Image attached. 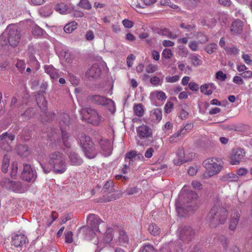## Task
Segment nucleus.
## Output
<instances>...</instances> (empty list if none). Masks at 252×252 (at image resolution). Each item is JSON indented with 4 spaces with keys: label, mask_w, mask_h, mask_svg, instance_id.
Instances as JSON below:
<instances>
[{
    "label": "nucleus",
    "mask_w": 252,
    "mask_h": 252,
    "mask_svg": "<svg viewBox=\"0 0 252 252\" xmlns=\"http://www.w3.org/2000/svg\"><path fill=\"white\" fill-rule=\"evenodd\" d=\"M224 50L227 55L236 56L239 54V50L236 46H232L224 48Z\"/></svg>",
    "instance_id": "obj_35"
},
{
    "label": "nucleus",
    "mask_w": 252,
    "mask_h": 252,
    "mask_svg": "<svg viewBox=\"0 0 252 252\" xmlns=\"http://www.w3.org/2000/svg\"><path fill=\"white\" fill-rule=\"evenodd\" d=\"M65 242L67 243H71L72 242V232L67 231L65 232Z\"/></svg>",
    "instance_id": "obj_56"
},
{
    "label": "nucleus",
    "mask_w": 252,
    "mask_h": 252,
    "mask_svg": "<svg viewBox=\"0 0 252 252\" xmlns=\"http://www.w3.org/2000/svg\"><path fill=\"white\" fill-rule=\"evenodd\" d=\"M133 112L135 115L141 117L144 113V109L141 104H135L133 107Z\"/></svg>",
    "instance_id": "obj_31"
},
{
    "label": "nucleus",
    "mask_w": 252,
    "mask_h": 252,
    "mask_svg": "<svg viewBox=\"0 0 252 252\" xmlns=\"http://www.w3.org/2000/svg\"><path fill=\"white\" fill-rule=\"evenodd\" d=\"M55 9L60 14H65L67 10V6L64 3H59L56 5Z\"/></svg>",
    "instance_id": "obj_36"
},
{
    "label": "nucleus",
    "mask_w": 252,
    "mask_h": 252,
    "mask_svg": "<svg viewBox=\"0 0 252 252\" xmlns=\"http://www.w3.org/2000/svg\"><path fill=\"white\" fill-rule=\"evenodd\" d=\"M220 179L222 182H237L238 181V176L233 173H229L221 176Z\"/></svg>",
    "instance_id": "obj_27"
},
{
    "label": "nucleus",
    "mask_w": 252,
    "mask_h": 252,
    "mask_svg": "<svg viewBox=\"0 0 252 252\" xmlns=\"http://www.w3.org/2000/svg\"><path fill=\"white\" fill-rule=\"evenodd\" d=\"M212 23H208V19H202L201 21V23L203 25L207 26L208 27H213L215 25V23L216 22V20L214 18H211Z\"/></svg>",
    "instance_id": "obj_54"
},
{
    "label": "nucleus",
    "mask_w": 252,
    "mask_h": 252,
    "mask_svg": "<svg viewBox=\"0 0 252 252\" xmlns=\"http://www.w3.org/2000/svg\"><path fill=\"white\" fill-rule=\"evenodd\" d=\"M83 111L88 115L86 118L88 122L95 126H99L105 121V115L95 109L87 107L83 109Z\"/></svg>",
    "instance_id": "obj_8"
},
{
    "label": "nucleus",
    "mask_w": 252,
    "mask_h": 252,
    "mask_svg": "<svg viewBox=\"0 0 252 252\" xmlns=\"http://www.w3.org/2000/svg\"><path fill=\"white\" fill-rule=\"evenodd\" d=\"M148 231L152 235L157 236L159 235L160 233V229L156 224L152 223L149 225Z\"/></svg>",
    "instance_id": "obj_33"
},
{
    "label": "nucleus",
    "mask_w": 252,
    "mask_h": 252,
    "mask_svg": "<svg viewBox=\"0 0 252 252\" xmlns=\"http://www.w3.org/2000/svg\"><path fill=\"white\" fill-rule=\"evenodd\" d=\"M189 88L193 91H197L199 89V86L196 83L191 82L189 84Z\"/></svg>",
    "instance_id": "obj_61"
},
{
    "label": "nucleus",
    "mask_w": 252,
    "mask_h": 252,
    "mask_svg": "<svg viewBox=\"0 0 252 252\" xmlns=\"http://www.w3.org/2000/svg\"><path fill=\"white\" fill-rule=\"evenodd\" d=\"M180 79L179 75H175L173 76H167L165 77V81L167 83H175L177 82Z\"/></svg>",
    "instance_id": "obj_45"
},
{
    "label": "nucleus",
    "mask_w": 252,
    "mask_h": 252,
    "mask_svg": "<svg viewBox=\"0 0 252 252\" xmlns=\"http://www.w3.org/2000/svg\"><path fill=\"white\" fill-rule=\"evenodd\" d=\"M233 82L239 85H242L244 83L242 78L238 76H235L233 77Z\"/></svg>",
    "instance_id": "obj_59"
},
{
    "label": "nucleus",
    "mask_w": 252,
    "mask_h": 252,
    "mask_svg": "<svg viewBox=\"0 0 252 252\" xmlns=\"http://www.w3.org/2000/svg\"><path fill=\"white\" fill-rule=\"evenodd\" d=\"M89 98L94 104L105 106L112 113H114L116 111L115 103L110 98L99 95H91Z\"/></svg>",
    "instance_id": "obj_10"
},
{
    "label": "nucleus",
    "mask_w": 252,
    "mask_h": 252,
    "mask_svg": "<svg viewBox=\"0 0 252 252\" xmlns=\"http://www.w3.org/2000/svg\"><path fill=\"white\" fill-rule=\"evenodd\" d=\"M41 165L45 173H49L52 169L55 173L61 174L67 169L65 158L63 154L59 152L51 154L47 162Z\"/></svg>",
    "instance_id": "obj_1"
},
{
    "label": "nucleus",
    "mask_w": 252,
    "mask_h": 252,
    "mask_svg": "<svg viewBox=\"0 0 252 252\" xmlns=\"http://www.w3.org/2000/svg\"><path fill=\"white\" fill-rule=\"evenodd\" d=\"M216 77L217 79L223 81H224L226 78V74L224 73L221 71H218L216 74Z\"/></svg>",
    "instance_id": "obj_49"
},
{
    "label": "nucleus",
    "mask_w": 252,
    "mask_h": 252,
    "mask_svg": "<svg viewBox=\"0 0 252 252\" xmlns=\"http://www.w3.org/2000/svg\"><path fill=\"white\" fill-rule=\"evenodd\" d=\"M243 24L241 21L239 20H235L230 27V32L231 34L236 35L241 33L243 31Z\"/></svg>",
    "instance_id": "obj_21"
},
{
    "label": "nucleus",
    "mask_w": 252,
    "mask_h": 252,
    "mask_svg": "<svg viewBox=\"0 0 252 252\" xmlns=\"http://www.w3.org/2000/svg\"><path fill=\"white\" fill-rule=\"evenodd\" d=\"M69 116L68 114L64 113L60 116L59 125L62 131L63 142L67 148L70 147L71 139L69 138V134L63 130V128L69 125Z\"/></svg>",
    "instance_id": "obj_9"
},
{
    "label": "nucleus",
    "mask_w": 252,
    "mask_h": 252,
    "mask_svg": "<svg viewBox=\"0 0 252 252\" xmlns=\"http://www.w3.org/2000/svg\"><path fill=\"white\" fill-rule=\"evenodd\" d=\"M173 56L171 49L165 48L162 52V57L167 59H170Z\"/></svg>",
    "instance_id": "obj_40"
},
{
    "label": "nucleus",
    "mask_w": 252,
    "mask_h": 252,
    "mask_svg": "<svg viewBox=\"0 0 252 252\" xmlns=\"http://www.w3.org/2000/svg\"><path fill=\"white\" fill-rule=\"evenodd\" d=\"M236 173L239 176H245L248 173V170L245 168H240L237 170Z\"/></svg>",
    "instance_id": "obj_58"
},
{
    "label": "nucleus",
    "mask_w": 252,
    "mask_h": 252,
    "mask_svg": "<svg viewBox=\"0 0 252 252\" xmlns=\"http://www.w3.org/2000/svg\"><path fill=\"white\" fill-rule=\"evenodd\" d=\"M27 242V238L25 235L19 234L12 236V243L16 247H21Z\"/></svg>",
    "instance_id": "obj_22"
},
{
    "label": "nucleus",
    "mask_w": 252,
    "mask_h": 252,
    "mask_svg": "<svg viewBox=\"0 0 252 252\" xmlns=\"http://www.w3.org/2000/svg\"><path fill=\"white\" fill-rule=\"evenodd\" d=\"M122 23L123 26L126 28H131L133 27V22L127 19L123 20Z\"/></svg>",
    "instance_id": "obj_57"
},
{
    "label": "nucleus",
    "mask_w": 252,
    "mask_h": 252,
    "mask_svg": "<svg viewBox=\"0 0 252 252\" xmlns=\"http://www.w3.org/2000/svg\"><path fill=\"white\" fill-rule=\"evenodd\" d=\"M77 23L75 22H72L66 24L64 27V31L66 33H71L77 28Z\"/></svg>",
    "instance_id": "obj_34"
},
{
    "label": "nucleus",
    "mask_w": 252,
    "mask_h": 252,
    "mask_svg": "<svg viewBox=\"0 0 252 252\" xmlns=\"http://www.w3.org/2000/svg\"><path fill=\"white\" fill-rule=\"evenodd\" d=\"M189 47L192 51H196L198 49L199 43L195 40L191 41L189 44Z\"/></svg>",
    "instance_id": "obj_43"
},
{
    "label": "nucleus",
    "mask_w": 252,
    "mask_h": 252,
    "mask_svg": "<svg viewBox=\"0 0 252 252\" xmlns=\"http://www.w3.org/2000/svg\"><path fill=\"white\" fill-rule=\"evenodd\" d=\"M87 225L81 228L82 232L86 235H92L95 232H101L107 227V224L95 214H89L87 218Z\"/></svg>",
    "instance_id": "obj_2"
},
{
    "label": "nucleus",
    "mask_w": 252,
    "mask_h": 252,
    "mask_svg": "<svg viewBox=\"0 0 252 252\" xmlns=\"http://www.w3.org/2000/svg\"><path fill=\"white\" fill-rule=\"evenodd\" d=\"M228 213L226 210L216 204L211 209L207 216V220L210 225L212 227H216L220 224H223L226 220Z\"/></svg>",
    "instance_id": "obj_3"
},
{
    "label": "nucleus",
    "mask_w": 252,
    "mask_h": 252,
    "mask_svg": "<svg viewBox=\"0 0 252 252\" xmlns=\"http://www.w3.org/2000/svg\"><path fill=\"white\" fill-rule=\"evenodd\" d=\"M136 152L135 151H131L127 153L126 155V158L129 159L130 160L133 161L135 160L136 158Z\"/></svg>",
    "instance_id": "obj_55"
},
{
    "label": "nucleus",
    "mask_w": 252,
    "mask_h": 252,
    "mask_svg": "<svg viewBox=\"0 0 252 252\" xmlns=\"http://www.w3.org/2000/svg\"><path fill=\"white\" fill-rule=\"evenodd\" d=\"M36 101L38 106L42 109H46L47 102L42 95H39L36 98Z\"/></svg>",
    "instance_id": "obj_37"
},
{
    "label": "nucleus",
    "mask_w": 252,
    "mask_h": 252,
    "mask_svg": "<svg viewBox=\"0 0 252 252\" xmlns=\"http://www.w3.org/2000/svg\"><path fill=\"white\" fill-rule=\"evenodd\" d=\"M142 252H155V251L152 246L147 245L143 248Z\"/></svg>",
    "instance_id": "obj_62"
},
{
    "label": "nucleus",
    "mask_w": 252,
    "mask_h": 252,
    "mask_svg": "<svg viewBox=\"0 0 252 252\" xmlns=\"http://www.w3.org/2000/svg\"><path fill=\"white\" fill-rule=\"evenodd\" d=\"M197 38L198 40V43L201 44H204L208 41L207 36L202 33L198 34Z\"/></svg>",
    "instance_id": "obj_47"
},
{
    "label": "nucleus",
    "mask_w": 252,
    "mask_h": 252,
    "mask_svg": "<svg viewBox=\"0 0 252 252\" xmlns=\"http://www.w3.org/2000/svg\"><path fill=\"white\" fill-rule=\"evenodd\" d=\"M137 136L141 139L148 138L152 135V129L146 125H142L136 128Z\"/></svg>",
    "instance_id": "obj_15"
},
{
    "label": "nucleus",
    "mask_w": 252,
    "mask_h": 252,
    "mask_svg": "<svg viewBox=\"0 0 252 252\" xmlns=\"http://www.w3.org/2000/svg\"><path fill=\"white\" fill-rule=\"evenodd\" d=\"M222 163L220 159L215 158L205 160L203 164L207 172L204 174V177H210L218 174L222 169Z\"/></svg>",
    "instance_id": "obj_6"
},
{
    "label": "nucleus",
    "mask_w": 252,
    "mask_h": 252,
    "mask_svg": "<svg viewBox=\"0 0 252 252\" xmlns=\"http://www.w3.org/2000/svg\"><path fill=\"white\" fill-rule=\"evenodd\" d=\"M242 58L246 64L248 65H252V60L251 59L250 55L243 54Z\"/></svg>",
    "instance_id": "obj_53"
},
{
    "label": "nucleus",
    "mask_w": 252,
    "mask_h": 252,
    "mask_svg": "<svg viewBox=\"0 0 252 252\" xmlns=\"http://www.w3.org/2000/svg\"><path fill=\"white\" fill-rule=\"evenodd\" d=\"M3 187L11 189L13 191H18L21 189V184L20 182L10 181L9 179H3L1 182Z\"/></svg>",
    "instance_id": "obj_16"
},
{
    "label": "nucleus",
    "mask_w": 252,
    "mask_h": 252,
    "mask_svg": "<svg viewBox=\"0 0 252 252\" xmlns=\"http://www.w3.org/2000/svg\"><path fill=\"white\" fill-rule=\"evenodd\" d=\"M94 32L92 31H89L85 34V38L87 40H92L94 39Z\"/></svg>",
    "instance_id": "obj_60"
},
{
    "label": "nucleus",
    "mask_w": 252,
    "mask_h": 252,
    "mask_svg": "<svg viewBox=\"0 0 252 252\" xmlns=\"http://www.w3.org/2000/svg\"><path fill=\"white\" fill-rule=\"evenodd\" d=\"M200 56L198 55L193 54L189 57V59L193 66H199L202 64V61L200 59Z\"/></svg>",
    "instance_id": "obj_32"
},
{
    "label": "nucleus",
    "mask_w": 252,
    "mask_h": 252,
    "mask_svg": "<svg viewBox=\"0 0 252 252\" xmlns=\"http://www.w3.org/2000/svg\"><path fill=\"white\" fill-rule=\"evenodd\" d=\"M245 154L244 150L242 149L239 148L233 150L231 156V164L236 165L239 164Z\"/></svg>",
    "instance_id": "obj_17"
},
{
    "label": "nucleus",
    "mask_w": 252,
    "mask_h": 252,
    "mask_svg": "<svg viewBox=\"0 0 252 252\" xmlns=\"http://www.w3.org/2000/svg\"><path fill=\"white\" fill-rule=\"evenodd\" d=\"M102 190L104 192H108V193H112L110 196H109L108 198L106 199L107 201L115 200L117 198L121 197L122 196L121 193H119L118 192L114 191L112 182H107L103 186Z\"/></svg>",
    "instance_id": "obj_13"
},
{
    "label": "nucleus",
    "mask_w": 252,
    "mask_h": 252,
    "mask_svg": "<svg viewBox=\"0 0 252 252\" xmlns=\"http://www.w3.org/2000/svg\"><path fill=\"white\" fill-rule=\"evenodd\" d=\"M128 242V238L126 233L121 230L119 232V235L118 237V244L122 246H124Z\"/></svg>",
    "instance_id": "obj_29"
},
{
    "label": "nucleus",
    "mask_w": 252,
    "mask_h": 252,
    "mask_svg": "<svg viewBox=\"0 0 252 252\" xmlns=\"http://www.w3.org/2000/svg\"><path fill=\"white\" fill-rule=\"evenodd\" d=\"M135 59V57L132 55L130 54V55L128 56L126 61H127V65L129 67H131L133 64V61Z\"/></svg>",
    "instance_id": "obj_63"
},
{
    "label": "nucleus",
    "mask_w": 252,
    "mask_h": 252,
    "mask_svg": "<svg viewBox=\"0 0 252 252\" xmlns=\"http://www.w3.org/2000/svg\"><path fill=\"white\" fill-rule=\"evenodd\" d=\"M214 87V85L213 83L205 84L201 86L200 91L206 95H210L213 93L211 89Z\"/></svg>",
    "instance_id": "obj_28"
},
{
    "label": "nucleus",
    "mask_w": 252,
    "mask_h": 252,
    "mask_svg": "<svg viewBox=\"0 0 252 252\" xmlns=\"http://www.w3.org/2000/svg\"><path fill=\"white\" fill-rule=\"evenodd\" d=\"M240 75L244 78H249L252 76V72L247 70L244 72L241 73Z\"/></svg>",
    "instance_id": "obj_64"
},
{
    "label": "nucleus",
    "mask_w": 252,
    "mask_h": 252,
    "mask_svg": "<svg viewBox=\"0 0 252 252\" xmlns=\"http://www.w3.org/2000/svg\"><path fill=\"white\" fill-rule=\"evenodd\" d=\"M99 145L105 156H109L112 151V144L110 141L107 139H101L99 142Z\"/></svg>",
    "instance_id": "obj_19"
},
{
    "label": "nucleus",
    "mask_w": 252,
    "mask_h": 252,
    "mask_svg": "<svg viewBox=\"0 0 252 252\" xmlns=\"http://www.w3.org/2000/svg\"><path fill=\"white\" fill-rule=\"evenodd\" d=\"M150 82L152 84L155 86L161 85L162 84V81L160 80V78L157 76H154L151 78Z\"/></svg>",
    "instance_id": "obj_48"
},
{
    "label": "nucleus",
    "mask_w": 252,
    "mask_h": 252,
    "mask_svg": "<svg viewBox=\"0 0 252 252\" xmlns=\"http://www.w3.org/2000/svg\"><path fill=\"white\" fill-rule=\"evenodd\" d=\"M80 145L85 156L88 158H94L96 154L97 151L94 143L89 136L83 135L80 139Z\"/></svg>",
    "instance_id": "obj_7"
},
{
    "label": "nucleus",
    "mask_w": 252,
    "mask_h": 252,
    "mask_svg": "<svg viewBox=\"0 0 252 252\" xmlns=\"http://www.w3.org/2000/svg\"><path fill=\"white\" fill-rule=\"evenodd\" d=\"M68 158L72 165L77 166L83 163L82 158L75 152H71L68 155Z\"/></svg>",
    "instance_id": "obj_25"
},
{
    "label": "nucleus",
    "mask_w": 252,
    "mask_h": 252,
    "mask_svg": "<svg viewBox=\"0 0 252 252\" xmlns=\"http://www.w3.org/2000/svg\"><path fill=\"white\" fill-rule=\"evenodd\" d=\"M240 217V214L238 211H234L232 213L229 223V229L231 230H234L236 229Z\"/></svg>",
    "instance_id": "obj_23"
},
{
    "label": "nucleus",
    "mask_w": 252,
    "mask_h": 252,
    "mask_svg": "<svg viewBox=\"0 0 252 252\" xmlns=\"http://www.w3.org/2000/svg\"><path fill=\"white\" fill-rule=\"evenodd\" d=\"M217 45L216 43H210L205 47V50L208 53V54H212L213 53L215 52L217 49Z\"/></svg>",
    "instance_id": "obj_38"
},
{
    "label": "nucleus",
    "mask_w": 252,
    "mask_h": 252,
    "mask_svg": "<svg viewBox=\"0 0 252 252\" xmlns=\"http://www.w3.org/2000/svg\"><path fill=\"white\" fill-rule=\"evenodd\" d=\"M34 177V171L31 168V165L28 164H24L23 171L21 174V178L23 180L30 182L32 181Z\"/></svg>",
    "instance_id": "obj_18"
},
{
    "label": "nucleus",
    "mask_w": 252,
    "mask_h": 252,
    "mask_svg": "<svg viewBox=\"0 0 252 252\" xmlns=\"http://www.w3.org/2000/svg\"><path fill=\"white\" fill-rule=\"evenodd\" d=\"M44 69L45 72L48 74L52 79H57L60 76L58 70L52 65H45Z\"/></svg>",
    "instance_id": "obj_24"
},
{
    "label": "nucleus",
    "mask_w": 252,
    "mask_h": 252,
    "mask_svg": "<svg viewBox=\"0 0 252 252\" xmlns=\"http://www.w3.org/2000/svg\"><path fill=\"white\" fill-rule=\"evenodd\" d=\"M178 236L184 243H188L194 238L195 231L189 226H184L178 229Z\"/></svg>",
    "instance_id": "obj_11"
},
{
    "label": "nucleus",
    "mask_w": 252,
    "mask_h": 252,
    "mask_svg": "<svg viewBox=\"0 0 252 252\" xmlns=\"http://www.w3.org/2000/svg\"><path fill=\"white\" fill-rule=\"evenodd\" d=\"M64 58L67 63H71L73 60L74 57L70 52L66 51L64 52Z\"/></svg>",
    "instance_id": "obj_44"
},
{
    "label": "nucleus",
    "mask_w": 252,
    "mask_h": 252,
    "mask_svg": "<svg viewBox=\"0 0 252 252\" xmlns=\"http://www.w3.org/2000/svg\"><path fill=\"white\" fill-rule=\"evenodd\" d=\"M161 110L159 108L153 109L150 113V119L154 123H158L162 119Z\"/></svg>",
    "instance_id": "obj_26"
},
{
    "label": "nucleus",
    "mask_w": 252,
    "mask_h": 252,
    "mask_svg": "<svg viewBox=\"0 0 252 252\" xmlns=\"http://www.w3.org/2000/svg\"><path fill=\"white\" fill-rule=\"evenodd\" d=\"M158 70V66L153 64H149L146 69V71L149 73H152Z\"/></svg>",
    "instance_id": "obj_51"
},
{
    "label": "nucleus",
    "mask_w": 252,
    "mask_h": 252,
    "mask_svg": "<svg viewBox=\"0 0 252 252\" xmlns=\"http://www.w3.org/2000/svg\"><path fill=\"white\" fill-rule=\"evenodd\" d=\"M176 158L173 159V162L175 165H181L183 163L191 160L192 156H187L184 152L183 148H179L176 152Z\"/></svg>",
    "instance_id": "obj_14"
},
{
    "label": "nucleus",
    "mask_w": 252,
    "mask_h": 252,
    "mask_svg": "<svg viewBox=\"0 0 252 252\" xmlns=\"http://www.w3.org/2000/svg\"><path fill=\"white\" fill-rule=\"evenodd\" d=\"M139 191L140 189L136 187L129 188L126 190V194L130 195L137 193L139 192Z\"/></svg>",
    "instance_id": "obj_42"
},
{
    "label": "nucleus",
    "mask_w": 252,
    "mask_h": 252,
    "mask_svg": "<svg viewBox=\"0 0 252 252\" xmlns=\"http://www.w3.org/2000/svg\"><path fill=\"white\" fill-rule=\"evenodd\" d=\"M182 197L184 198V201L182 204L176 201V206L177 211L180 213L182 210L183 212H191L196 210L197 208L195 200L197 198V194L192 191H189L186 192H182L180 196V199H182Z\"/></svg>",
    "instance_id": "obj_4"
},
{
    "label": "nucleus",
    "mask_w": 252,
    "mask_h": 252,
    "mask_svg": "<svg viewBox=\"0 0 252 252\" xmlns=\"http://www.w3.org/2000/svg\"><path fill=\"white\" fill-rule=\"evenodd\" d=\"M18 171V164L17 162H13L11 165V170L10 175L11 177H14L16 175Z\"/></svg>",
    "instance_id": "obj_46"
},
{
    "label": "nucleus",
    "mask_w": 252,
    "mask_h": 252,
    "mask_svg": "<svg viewBox=\"0 0 252 252\" xmlns=\"http://www.w3.org/2000/svg\"><path fill=\"white\" fill-rule=\"evenodd\" d=\"M150 96L153 98L156 97L158 100L160 101H164L167 98L165 94L161 91L152 92L150 94Z\"/></svg>",
    "instance_id": "obj_30"
},
{
    "label": "nucleus",
    "mask_w": 252,
    "mask_h": 252,
    "mask_svg": "<svg viewBox=\"0 0 252 252\" xmlns=\"http://www.w3.org/2000/svg\"><path fill=\"white\" fill-rule=\"evenodd\" d=\"M78 5L80 7L87 10L92 8V5L88 0H80Z\"/></svg>",
    "instance_id": "obj_39"
},
{
    "label": "nucleus",
    "mask_w": 252,
    "mask_h": 252,
    "mask_svg": "<svg viewBox=\"0 0 252 252\" xmlns=\"http://www.w3.org/2000/svg\"><path fill=\"white\" fill-rule=\"evenodd\" d=\"M16 66L21 72H23L26 68V64L23 60H18Z\"/></svg>",
    "instance_id": "obj_41"
},
{
    "label": "nucleus",
    "mask_w": 252,
    "mask_h": 252,
    "mask_svg": "<svg viewBox=\"0 0 252 252\" xmlns=\"http://www.w3.org/2000/svg\"><path fill=\"white\" fill-rule=\"evenodd\" d=\"M181 138V137L179 136V135L177 132L173 134L172 136H171L169 138V141L170 143H174V142H177Z\"/></svg>",
    "instance_id": "obj_52"
},
{
    "label": "nucleus",
    "mask_w": 252,
    "mask_h": 252,
    "mask_svg": "<svg viewBox=\"0 0 252 252\" xmlns=\"http://www.w3.org/2000/svg\"><path fill=\"white\" fill-rule=\"evenodd\" d=\"M113 232L112 228L107 227L104 231L99 232L100 235L98 236V243L104 244H109L113 240Z\"/></svg>",
    "instance_id": "obj_12"
},
{
    "label": "nucleus",
    "mask_w": 252,
    "mask_h": 252,
    "mask_svg": "<svg viewBox=\"0 0 252 252\" xmlns=\"http://www.w3.org/2000/svg\"><path fill=\"white\" fill-rule=\"evenodd\" d=\"M174 104L171 101H168L164 106V111L166 113H169L173 108Z\"/></svg>",
    "instance_id": "obj_50"
},
{
    "label": "nucleus",
    "mask_w": 252,
    "mask_h": 252,
    "mask_svg": "<svg viewBox=\"0 0 252 252\" xmlns=\"http://www.w3.org/2000/svg\"><path fill=\"white\" fill-rule=\"evenodd\" d=\"M101 69L97 63H94L86 72V75L88 78H96L99 76Z\"/></svg>",
    "instance_id": "obj_20"
},
{
    "label": "nucleus",
    "mask_w": 252,
    "mask_h": 252,
    "mask_svg": "<svg viewBox=\"0 0 252 252\" xmlns=\"http://www.w3.org/2000/svg\"><path fill=\"white\" fill-rule=\"evenodd\" d=\"M6 34L9 44L12 47L16 46L21 36V32L18 27L14 25H10L7 26L5 32L0 36V45L1 46L7 44V42L5 41Z\"/></svg>",
    "instance_id": "obj_5"
}]
</instances>
